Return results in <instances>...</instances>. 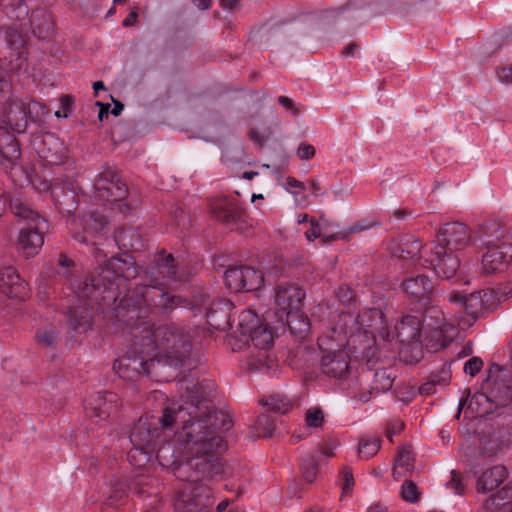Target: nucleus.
<instances>
[{
    "instance_id": "nucleus-41",
    "label": "nucleus",
    "mask_w": 512,
    "mask_h": 512,
    "mask_svg": "<svg viewBox=\"0 0 512 512\" xmlns=\"http://www.w3.org/2000/svg\"><path fill=\"white\" fill-rule=\"evenodd\" d=\"M401 497L406 502H416L419 498V492L416 484L412 481H405L401 486Z\"/></svg>"
},
{
    "instance_id": "nucleus-62",
    "label": "nucleus",
    "mask_w": 512,
    "mask_h": 512,
    "mask_svg": "<svg viewBox=\"0 0 512 512\" xmlns=\"http://www.w3.org/2000/svg\"><path fill=\"white\" fill-rule=\"evenodd\" d=\"M123 109H124V106L121 102L114 101V107L111 110V114H113L114 116H118L121 114Z\"/></svg>"
},
{
    "instance_id": "nucleus-52",
    "label": "nucleus",
    "mask_w": 512,
    "mask_h": 512,
    "mask_svg": "<svg viewBox=\"0 0 512 512\" xmlns=\"http://www.w3.org/2000/svg\"><path fill=\"white\" fill-rule=\"evenodd\" d=\"M436 386L438 385L433 381L432 377L430 376L429 380L419 387V392L422 395L432 394L435 392Z\"/></svg>"
},
{
    "instance_id": "nucleus-31",
    "label": "nucleus",
    "mask_w": 512,
    "mask_h": 512,
    "mask_svg": "<svg viewBox=\"0 0 512 512\" xmlns=\"http://www.w3.org/2000/svg\"><path fill=\"white\" fill-rule=\"evenodd\" d=\"M414 469V454L409 448H402L398 451L393 467V477L399 480L407 472Z\"/></svg>"
},
{
    "instance_id": "nucleus-55",
    "label": "nucleus",
    "mask_w": 512,
    "mask_h": 512,
    "mask_svg": "<svg viewBox=\"0 0 512 512\" xmlns=\"http://www.w3.org/2000/svg\"><path fill=\"white\" fill-rule=\"evenodd\" d=\"M278 102H279V104L281 106H283L285 108H288V109H291L293 114H297L298 113V110L293 108V103H292L291 99H289L288 97L280 96L278 98Z\"/></svg>"
},
{
    "instance_id": "nucleus-50",
    "label": "nucleus",
    "mask_w": 512,
    "mask_h": 512,
    "mask_svg": "<svg viewBox=\"0 0 512 512\" xmlns=\"http://www.w3.org/2000/svg\"><path fill=\"white\" fill-rule=\"evenodd\" d=\"M321 236V228L319 222L315 219L310 220V229L305 232V237L308 241H314Z\"/></svg>"
},
{
    "instance_id": "nucleus-63",
    "label": "nucleus",
    "mask_w": 512,
    "mask_h": 512,
    "mask_svg": "<svg viewBox=\"0 0 512 512\" xmlns=\"http://www.w3.org/2000/svg\"><path fill=\"white\" fill-rule=\"evenodd\" d=\"M310 185H311L312 194L316 197L319 196L320 190H321L320 184L317 183L316 181H311Z\"/></svg>"
},
{
    "instance_id": "nucleus-4",
    "label": "nucleus",
    "mask_w": 512,
    "mask_h": 512,
    "mask_svg": "<svg viewBox=\"0 0 512 512\" xmlns=\"http://www.w3.org/2000/svg\"><path fill=\"white\" fill-rule=\"evenodd\" d=\"M454 337V324L447 322L444 312L437 306L427 308L421 318L416 315L403 316L395 325L393 335H390V339L396 338L417 352L415 361L419 359L422 345L437 352L447 347Z\"/></svg>"
},
{
    "instance_id": "nucleus-36",
    "label": "nucleus",
    "mask_w": 512,
    "mask_h": 512,
    "mask_svg": "<svg viewBox=\"0 0 512 512\" xmlns=\"http://www.w3.org/2000/svg\"><path fill=\"white\" fill-rule=\"evenodd\" d=\"M394 378L391 374L383 369L375 372L373 377V387L372 389L376 392H385L391 389L393 385Z\"/></svg>"
},
{
    "instance_id": "nucleus-46",
    "label": "nucleus",
    "mask_w": 512,
    "mask_h": 512,
    "mask_svg": "<svg viewBox=\"0 0 512 512\" xmlns=\"http://www.w3.org/2000/svg\"><path fill=\"white\" fill-rule=\"evenodd\" d=\"M483 361L479 357L470 358L464 365V372L470 376H475L482 368Z\"/></svg>"
},
{
    "instance_id": "nucleus-10",
    "label": "nucleus",
    "mask_w": 512,
    "mask_h": 512,
    "mask_svg": "<svg viewBox=\"0 0 512 512\" xmlns=\"http://www.w3.org/2000/svg\"><path fill=\"white\" fill-rule=\"evenodd\" d=\"M512 262V243L505 239L489 240L486 251L481 259L484 274L497 275L504 273Z\"/></svg>"
},
{
    "instance_id": "nucleus-6",
    "label": "nucleus",
    "mask_w": 512,
    "mask_h": 512,
    "mask_svg": "<svg viewBox=\"0 0 512 512\" xmlns=\"http://www.w3.org/2000/svg\"><path fill=\"white\" fill-rule=\"evenodd\" d=\"M349 323H354L350 315L341 316L334 325L318 338L322 353L321 370L330 378L344 379L349 373V352L358 350L355 336L348 339V332L343 330Z\"/></svg>"
},
{
    "instance_id": "nucleus-38",
    "label": "nucleus",
    "mask_w": 512,
    "mask_h": 512,
    "mask_svg": "<svg viewBox=\"0 0 512 512\" xmlns=\"http://www.w3.org/2000/svg\"><path fill=\"white\" fill-rule=\"evenodd\" d=\"M0 5L5 8H11V12H7L11 17L22 19L28 16V9L22 3V0H0Z\"/></svg>"
},
{
    "instance_id": "nucleus-60",
    "label": "nucleus",
    "mask_w": 512,
    "mask_h": 512,
    "mask_svg": "<svg viewBox=\"0 0 512 512\" xmlns=\"http://www.w3.org/2000/svg\"><path fill=\"white\" fill-rule=\"evenodd\" d=\"M358 49L356 44H350L348 45L345 50L343 51V55L352 57L355 55L356 50Z\"/></svg>"
},
{
    "instance_id": "nucleus-53",
    "label": "nucleus",
    "mask_w": 512,
    "mask_h": 512,
    "mask_svg": "<svg viewBox=\"0 0 512 512\" xmlns=\"http://www.w3.org/2000/svg\"><path fill=\"white\" fill-rule=\"evenodd\" d=\"M498 79L502 83H510L512 82V68L511 67H503L497 73Z\"/></svg>"
},
{
    "instance_id": "nucleus-61",
    "label": "nucleus",
    "mask_w": 512,
    "mask_h": 512,
    "mask_svg": "<svg viewBox=\"0 0 512 512\" xmlns=\"http://www.w3.org/2000/svg\"><path fill=\"white\" fill-rule=\"evenodd\" d=\"M372 392H373V389L368 390L366 392H360L356 397L358 398V400L360 402H367L370 400Z\"/></svg>"
},
{
    "instance_id": "nucleus-14",
    "label": "nucleus",
    "mask_w": 512,
    "mask_h": 512,
    "mask_svg": "<svg viewBox=\"0 0 512 512\" xmlns=\"http://www.w3.org/2000/svg\"><path fill=\"white\" fill-rule=\"evenodd\" d=\"M225 283L234 292L255 291L263 282V273L253 267L239 266L232 267L225 271Z\"/></svg>"
},
{
    "instance_id": "nucleus-42",
    "label": "nucleus",
    "mask_w": 512,
    "mask_h": 512,
    "mask_svg": "<svg viewBox=\"0 0 512 512\" xmlns=\"http://www.w3.org/2000/svg\"><path fill=\"white\" fill-rule=\"evenodd\" d=\"M438 386H445L451 379V364H443L439 371L430 375Z\"/></svg>"
},
{
    "instance_id": "nucleus-19",
    "label": "nucleus",
    "mask_w": 512,
    "mask_h": 512,
    "mask_svg": "<svg viewBox=\"0 0 512 512\" xmlns=\"http://www.w3.org/2000/svg\"><path fill=\"white\" fill-rule=\"evenodd\" d=\"M120 406V399L114 392L95 393L85 402L86 416L97 419L96 422L107 419Z\"/></svg>"
},
{
    "instance_id": "nucleus-26",
    "label": "nucleus",
    "mask_w": 512,
    "mask_h": 512,
    "mask_svg": "<svg viewBox=\"0 0 512 512\" xmlns=\"http://www.w3.org/2000/svg\"><path fill=\"white\" fill-rule=\"evenodd\" d=\"M33 34L39 39H47L52 35L54 22L50 13L43 9L32 12L29 17Z\"/></svg>"
},
{
    "instance_id": "nucleus-47",
    "label": "nucleus",
    "mask_w": 512,
    "mask_h": 512,
    "mask_svg": "<svg viewBox=\"0 0 512 512\" xmlns=\"http://www.w3.org/2000/svg\"><path fill=\"white\" fill-rule=\"evenodd\" d=\"M58 264L63 270L61 273L69 278L72 276V269L74 268V262L65 254H60Z\"/></svg>"
},
{
    "instance_id": "nucleus-9",
    "label": "nucleus",
    "mask_w": 512,
    "mask_h": 512,
    "mask_svg": "<svg viewBox=\"0 0 512 512\" xmlns=\"http://www.w3.org/2000/svg\"><path fill=\"white\" fill-rule=\"evenodd\" d=\"M95 198L109 203L120 202L127 196V187L117 173L116 168L104 166L94 181Z\"/></svg>"
},
{
    "instance_id": "nucleus-7",
    "label": "nucleus",
    "mask_w": 512,
    "mask_h": 512,
    "mask_svg": "<svg viewBox=\"0 0 512 512\" xmlns=\"http://www.w3.org/2000/svg\"><path fill=\"white\" fill-rule=\"evenodd\" d=\"M10 208L13 214L25 222L19 230L17 245L25 258L36 256L44 244V235L48 230V222L27 204L12 200Z\"/></svg>"
},
{
    "instance_id": "nucleus-45",
    "label": "nucleus",
    "mask_w": 512,
    "mask_h": 512,
    "mask_svg": "<svg viewBox=\"0 0 512 512\" xmlns=\"http://www.w3.org/2000/svg\"><path fill=\"white\" fill-rule=\"evenodd\" d=\"M480 292L483 311H489L493 309L497 301L496 294L492 290H483Z\"/></svg>"
},
{
    "instance_id": "nucleus-39",
    "label": "nucleus",
    "mask_w": 512,
    "mask_h": 512,
    "mask_svg": "<svg viewBox=\"0 0 512 512\" xmlns=\"http://www.w3.org/2000/svg\"><path fill=\"white\" fill-rule=\"evenodd\" d=\"M301 471L304 479L307 482L311 483L315 480L317 475V464L312 455H309L303 459Z\"/></svg>"
},
{
    "instance_id": "nucleus-40",
    "label": "nucleus",
    "mask_w": 512,
    "mask_h": 512,
    "mask_svg": "<svg viewBox=\"0 0 512 512\" xmlns=\"http://www.w3.org/2000/svg\"><path fill=\"white\" fill-rule=\"evenodd\" d=\"M323 422L324 415L320 409H309L305 414L306 427H304V430H306L307 428H320L323 425Z\"/></svg>"
},
{
    "instance_id": "nucleus-30",
    "label": "nucleus",
    "mask_w": 512,
    "mask_h": 512,
    "mask_svg": "<svg viewBox=\"0 0 512 512\" xmlns=\"http://www.w3.org/2000/svg\"><path fill=\"white\" fill-rule=\"evenodd\" d=\"M485 507L491 512H512V493L509 489L503 488L486 502Z\"/></svg>"
},
{
    "instance_id": "nucleus-58",
    "label": "nucleus",
    "mask_w": 512,
    "mask_h": 512,
    "mask_svg": "<svg viewBox=\"0 0 512 512\" xmlns=\"http://www.w3.org/2000/svg\"><path fill=\"white\" fill-rule=\"evenodd\" d=\"M125 235H126V232H122V233H119L117 236H116V241H118L119 243H121L124 247L128 248L130 247L131 249H136V246L134 243H130V244H126L124 241H125Z\"/></svg>"
},
{
    "instance_id": "nucleus-21",
    "label": "nucleus",
    "mask_w": 512,
    "mask_h": 512,
    "mask_svg": "<svg viewBox=\"0 0 512 512\" xmlns=\"http://www.w3.org/2000/svg\"><path fill=\"white\" fill-rule=\"evenodd\" d=\"M502 405H504V401H494L486 394L477 392L469 394L464 402L460 401V411L464 412L466 418L473 419L484 417Z\"/></svg>"
},
{
    "instance_id": "nucleus-37",
    "label": "nucleus",
    "mask_w": 512,
    "mask_h": 512,
    "mask_svg": "<svg viewBox=\"0 0 512 512\" xmlns=\"http://www.w3.org/2000/svg\"><path fill=\"white\" fill-rule=\"evenodd\" d=\"M255 427L258 435H262L266 438L273 436L276 429L274 420L269 415L259 416L255 423Z\"/></svg>"
},
{
    "instance_id": "nucleus-11",
    "label": "nucleus",
    "mask_w": 512,
    "mask_h": 512,
    "mask_svg": "<svg viewBox=\"0 0 512 512\" xmlns=\"http://www.w3.org/2000/svg\"><path fill=\"white\" fill-rule=\"evenodd\" d=\"M154 457L162 467L174 466V472L177 466L185 463V458L182 461H177L178 454H175V449L170 444H163L157 450L132 447L127 454L129 463L136 468L153 465Z\"/></svg>"
},
{
    "instance_id": "nucleus-43",
    "label": "nucleus",
    "mask_w": 512,
    "mask_h": 512,
    "mask_svg": "<svg viewBox=\"0 0 512 512\" xmlns=\"http://www.w3.org/2000/svg\"><path fill=\"white\" fill-rule=\"evenodd\" d=\"M341 484H342V496L349 494L354 486V477L352 470L348 467H344L340 473Z\"/></svg>"
},
{
    "instance_id": "nucleus-17",
    "label": "nucleus",
    "mask_w": 512,
    "mask_h": 512,
    "mask_svg": "<svg viewBox=\"0 0 512 512\" xmlns=\"http://www.w3.org/2000/svg\"><path fill=\"white\" fill-rule=\"evenodd\" d=\"M107 221L102 214L92 212L78 218H73L69 223L72 236L80 243H88V236L95 237L107 229Z\"/></svg>"
},
{
    "instance_id": "nucleus-32",
    "label": "nucleus",
    "mask_w": 512,
    "mask_h": 512,
    "mask_svg": "<svg viewBox=\"0 0 512 512\" xmlns=\"http://www.w3.org/2000/svg\"><path fill=\"white\" fill-rule=\"evenodd\" d=\"M261 324L262 323L260 322V319L254 310L245 309L241 311L238 316L236 331H238L242 336L246 337Z\"/></svg>"
},
{
    "instance_id": "nucleus-13",
    "label": "nucleus",
    "mask_w": 512,
    "mask_h": 512,
    "mask_svg": "<svg viewBox=\"0 0 512 512\" xmlns=\"http://www.w3.org/2000/svg\"><path fill=\"white\" fill-rule=\"evenodd\" d=\"M253 345L263 352L259 351L257 355L253 353L247 359V367L251 371L269 370L273 366V360L267 354L266 350L271 348L274 344V337L272 332L266 325L261 324L258 328L253 330L247 336Z\"/></svg>"
},
{
    "instance_id": "nucleus-5",
    "label": "nucleus",
    "mask_w": 512,
    "mask_h": 512,
    "mask_svg": "<svg viewBox=\"0 0 512 512\" xmlns=\"http://www.w3.org/2000/svg\"><path fill=\"white\" fill-rule=\"evenodd\" d=\"M472 243L470 229L463 223L450 222L444 224L436 239L426 253L425 262L437 276L443 279L453 278L460 268L458 252L463 251Z\"/></svg>"
},
{
    "instance_id": "nucleus-44",
    "label": "nucleus",
    "mask_w": 512,
    "mask_h": 512,
    "mask_svg": "<svg viewBox=\"0 0 512 512\" xmlns=\"http://www.w3.org/2000/svg\"><path fill=\"white\" fill-rule=\"evenodd\" d=\"M447 487L451 489L456 495L464 494V485L461 481L460 475L455 471H451V479L447 483Z\"/></svg>"
},
{
    "instance_id": "nucleus-1",
    "label": "nucleus",
    "mask_w": 512,
    "mask_h": 512,
    "mask_svg": "<svg viewBox=\"0 0 512 512\" xmlns=\"http://www.w3.org/2000/svg\"><path fill=\"white\" fill-rule=\"evenodd\" d=\"M171 254L159 253L147 268L143 284H136L127 298L119 300L113 313L119 322L125 324L132 335L131 353L114 362L115 373L125 380H137L150 376L157 366L179 367L192 351L194 337L183 329L171 324L154 328L147 320L146 309L168 311L185 306L194 311L204 312L207 324L215 330L230 326L229 313L233 304L229 300L211 301L206 294H200L186 302L181 297L169 295L166 288L177 289L187 280V274L174 264Z\"/></svg>"
},
{
    "instance_id": "nucleus-56",
    "label": "nucleus",
    "mask_w": 512,
    "mask_h": 512,
    "mask_svg": "<svg viewBox=\"0 0 512 512\" xmlns=\"http://www.w3.org/2000/svg\"><path fill=\"white\" fill-rule=\"evenodd\" d=\"M286 187L287 188H299V189H305V184L301 181H298L297 179L293 177H288L286 180Z\"/></svg>"
},
{
    "instance_id": "nucleus-23",
    "label": "nucleus",
    "mask_w": 512,
    "mask_h": 512,
    "mask_svg": "<svg viewBox=\"0 0 512 512\" xmlns=\"http://www.w3.org/2000/svg\"><path fill=\"white\" fill-rule=\"evenodd\" d=\"M37 153L44 162V165H59L64 161L62 144L53 135L48 134L37 145Z\"/></svg>"
},
{
    "instance_id": "nucleus-18",
    "label": "nucleus",
    "mask_w": 512,
    "mask_h": 512,
    "mask_svg": "<svg viewBox=\"0 0 512 512\" xmlns=\"http://www.w3.org/2000/svg\"><path fill=\"white\" fill-rule=\"evenodd\" d=\"M389 249L397 258L413 260L420 266L429 268V263L425 262V256L426 253L429 254V249L423 250L421 241L415 235L398 236Z\"/></svg>"
},
{
    "instance_id": "nucleus-27",
    "label": "nucleus",
    "mask_w": 512,
    "mask_h": 512,
    "mask_svg": "<svg viewBox=\"0 0 512 512\" xmlns=\"http://www.w3.org/2000/svg\"><path fill=\"white\" fill-rule=\"evenodd\" d=\"M507 478L506 468L502 465H496L487 469L477 480V490L489 492L499 487Z\"/></svg>"
},
{
    "instance_id": "nucleus-20",
    "label": "nucleus",
    "mask_w": 512,
    "mask_h": 512,
    "mask_svg": "<svg viewBox=\"0 0 512 512\" xmlns=\"http://www.w3.org/2000/svg\"><path fill=\"white\" fill-rule=\"evenodd\" d=\"M215 216L231 229L242 230L246 222L244 209L234 198H222L213 205Z\"/></svg>"
},
{
    "instance_id": "nucleus-51",
    "label": "nucleus",
    "mask_w": 512,
    "mask_h": 512,
    "mask_svg": "<svg viewBox=\"0 0 512 512\" xmlns=\"http://www.w3.org/2000/svg\"><path fill=\"white\" fill-rule=\"evenodd\" d=\"M403 429H404V423L400 420H396L388 426V428L386 430V437L390 441H392L393 437L395 435H397L398 433H400Z\"/></svg>"
},
{
    "instance_id": "nucleus-25",
    "label": "nucleus",
    "mask_w": 512,
    "mask_h": 512,
    "mask_svg": "<svg viewBox=\"0 0 512 512\" xmlns=\"http://www.w3.org/2000/svg\"><path fill=\"white\" fill-rule=\"evenodd\" d=\"M277 319L282 325H287L291 334L298 340H303L309 332V319L300 308L294 309L289 315H283Z\"/></svg>"
},
{
    "instance_id": "nucleus-8",
    "label": "nucleus",
    "mask_w": 512,
    "mask_h": 512,
    "mask_svg": "<svg viewBox=\"0 0 512 512\" xmlns=\"http://www.w3.org/2000/svg\"><path fill=\"white\" fill-rule=\"evenodd\" d=\"M343 315H350L354 319V323H349L343 330L348 332V339H351L352 334L355 336V345L359 349L369 347L376 336L375 332L378 330L379 335L384 340H390V333L385 327L384 316L381 310L375 308L366 309L357 316L352 313L342 312L337 320Z\"/></svg>"
},
{
    "instance_id": "nucleus-29",
    "label": "nucleus",
    "mask_w": 512,
    "mask_h": 512,
    "mask_svg": "<svg viewBox=\"0 0 512 512\" xmlns=\"http://www.w3.org/2000/svg\"><path fill=\"white\" fill-rule=\"evenodd\" d=\"M509 442V434L507 430L501 428L494 431L492 435L484 436L481 439L484 453L488 456L496 454L502 447L506 446Z\"/></svg>"
},
{
    "instance_id": "nucleus-54",
    "label": "nucleus",
    "mask_w": 512,
    "mask_h": 512,
    "mask_svg": "<svg viewBox=\"0 0 512 512\" xmlns=\"http://www.w3.org/2000/svg\"><path fill=\"white\" fill-rule=\"evenodd\" d=\"M137 17H138V11H137V8L134 7L130 11L129 15L123 20V26L129 27V26L134 25L137 20Z\"/></svg>"
},
{
    "instance_id": "nucleus-49",
    "label": "nucleus",
    "mask_w": 512,
    "mask_h": 512,
    "mask_svg": "<svg viewBox=\"0 0 512 512\" xmlns=\"http://www.w3.org/2000/svg\"><path fill=\"white\" fill-rule=\"evenodd\" d=\"M337 297L340 302L345 305L350 304L355 299L354 291L349 287H341L337 292Z\"/></svg>"
},
{
    "instance_id": "nucleus-64",
    "label": "nucleus",
    "mask_w": 512,
    "mask_h": 512,
    "mask_svg": "<svg viewBox=\"0 0 512 512\" xmlns=\"http://www.w3.org/2000/svg\"><path fill=\"white\" fill-rule=\"evenodd\" d=\"M368 512H387L386 509L380 505L371 506Z\"/></svg>"
},
{
    "instance_id": "nucleus-28",
    "label": "nucleus",
    "mask_w": 512,
    "mask_h": 512,
    "mask_svg": "<svg viewBox=\"0 0 512 512\" xmlns=\"http://www.w3.org/2000/svg\"><path fill=\"white\" fill-rule=\"evenodd\" d=\"M34 186L40 192H46L51 190L55 202L61 211L70 213L73 209H75V195L72 190H68L64 193L60 188H52L51 184L48 181H41L39 186H36V184L34 183Z\"/></svg>"
},
{
    "instance_id": "nucleus-33",
    "label": "nucleus",
    "mask_w": 512,
    "mask_h": 512,
    "mask_svg": "<svg viewBox=\"0 0 512 512\" xmlns=\"http://www.w3.org/2000/svg\"><path fill=\"white\" fill-rule=\"evenodd\" d=\"M260 404L268 407V409L280 413L286 414L292 408V403L287 396L281 394L270 395L263 397L260 400Z\"/></svg>"
},
{
    "instance_id": "nucleus-57",
    "label": "nucleus",
    "mask_w": 512,
    "mask_h": 512,
    "mask_svg": "<svg viewBox=\"0 0 512 512\" xmlns=\"http://www.w3.org/2000/svg\"><path fill=\"white\" fill-rule=\"evenodd\" d=\"M96 104L98 106H100L98 118H99L100 121H103L104 118L108 117V112H109L110 105L109 104H102L100 102H97Z\"/></svg>"
},
{
    "instance_id": "nucleus-22",
    "label": "nucleus",
    "mask_w": 512,
    "mask_h": 512,
    "mask_svg": "<svg viewBox=\"0 0 512 512\" xmlns=\"http://www.w3.org/2000/svg\"><path fill=\"white\" fill-rule=\"evenodd\" d=\"M0 292L9 298L24 299L28 289L16 269L6 267L0 271Z\"/></svg>"
},
{
    "instance_id": "nucleus-48",
    "label": "nucleus",
    "mask_w": 512,
    "mask_h": 512,
    "mask_svg": "<svg viewBox=\"0 0 512 512\" xmlns=\"http://www.w3.org/2000/svg\"><path fill=\"white\" fill-rule=\"evenodd\" d=\"M315 155V148L314 146L307 144V143H301L297 150V156L301 160H309L313 158Z\"/></svg>"
},
{
    "instance_id": "nucleus-15",
    "label": "nucleus",
    "mask_w": 512,
    "mask_h": 512,
    "mask_svg": "<svg viewBox=\"0 0 512 512\" xmlns=\"http://www.w3.org/2000/svg\"><path fill=\"white\" fill-rule=\"evenodd\" d=\"M450 303L455 304L458 307L459 315L455 316L454 319H447V322L456 326L462 327L469 325L471 321L475 320L478 313L483 311L481 292H473L468 295L461 293H453L448 297Z\"/></svg>"
},
{
    "instance_id": "nucleus-16",
    "label": "nucleus",
    "mask_w": 512,
    "mask_h": 512,
    "mask_svg": "<svg viewBox=\"0 0 512 512\" xmlns=\"http://www.w3.org/2000/svg\"><path fill=\"white\" fill-rule=\"evenodd\" d=\"M305 297L301 287L292 283H280L275 287L273 305L277 318L289 315L292 310L300 308Z\"/></svg>"
},
{
    "instance_id": "nucleus-35",
    "label": "nucleus",
    "mask_w": 512,
    "mask_h": 512,
    "mask_svg": "<svg viewBox=\"0 0 512 512\" xmlns=\"http://www.w3.org/2000/svg\"><path fill=\"white\" fill-rule=\"evenodd\" d=\"M381 446V440L377 436H363L359 442V454L369 459L377 454Z\"/></svg>"
},
{
    "instance_id": "nucleus-12",
    "label": "nucleus",
    "mask_w": 512,
    "mask_h": 512,
    "mask_svg": "<svg viewBox=\"0 0 512 512\" xmlns=\"http://www.w3.org/2000/svg\"><path fill=\"white\" fill-rule=\"evenodd\" d=\"M210 490L193 482L184 485L174 496V512H203L211 504Z\"/></svg>"
},
{
    "instance_id": "nucleus-24",
    "label": "nucleus",
    "mask_w": 512,
    "mask_h": 512,
    "mask_svg": "<svg viewBox=\"0 0 512 512\" xmlns=\"http://www.w3.org/2000/svg\"><path fill=\"white\" fill-rule=\"evenodd\" d=\"M402 289L414 301L423 302L429 299L433 290V284L427 276L418 275L404 281Z\"/></svg>"
},
{
    "instance_id": "nucleus-34",
    "label": "nucleus",
    "mask_w": 512,
    "mask_h": 512,
    "mask_svg": "<svg viewBox=\"0 0 512 512\" xmlns=\"http://www.w3.org/2000/svg\"><path fill=\"white\" fill-rule=\"evenodd\" d=\"M57 325L47 322L41 328H38L35 334L38 344L46 347H52L58 340Z\"/></svg>"
},
{
    "instance_id": "nucleus-3",
    "label": "nucleus",
    "mask_w": 512,
    "mask_h": 512,
    "mask_svg": "<svg viewBox=\"0 0 512 512\" xmlns=\"http://www.w3.org/2000/svg\"><path fill=\"white\" fill-rule=\"evenodd\" d=\"M100 267L91 279V284L85 283L83 287L74 290V296L71 304L65 313L68 314L69 328L84 333L92 327L93 301H97L100 294H104L102 301H113L116 303L118 297L115 294V287L120 286L122 279L135 278L139 275V267L129 256L111 257L105 265L99 255H96Z\"/></svg>"
},
{
    "instance_id": "nucleus-59",
    "label": "nucleus",
    "mask_w": 512,
    "mask_h": 512,
    "mask_svg": "<svg viewBox=\"0 0 512 512\" xmlns=\"http://www.w3.org/2000/svg\"><path fill=\"white\" fill-rule=\"evenodd\" d=\"M194 5L201 10H206L210 6L211 0H192Z\"/></svg>"
},
{
    "instance_id": "nucleus-2",
    "label": "nucleus",
    "mask_w": 512,
    "mask_h": 512,
    "mask_svg": "<svg viewBox=\"0 0 512 512\" xmlns=\"http://www.w3.org/2000/svg\"><path fill=\"white\" fill-rule=\"evenodd\" d=\"M180 389H185L179 401H172L163 409L161 417L146 414L134 425L130 441L133 447L158 449L170 444L175 454L185 458L188 455L180 448L178 436L186 427L193 424L203 425L205 430L223 428L228 430L232 422L223 413L214 410L212 403L203 394V387L193 378L180 380Z\"/></svg>"
}]
</instances>
